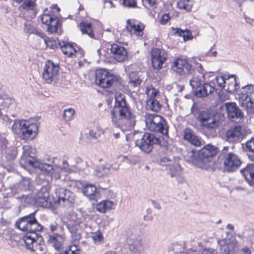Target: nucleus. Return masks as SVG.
<instances>
[{
  "instance_id": "19",
  "label": "nucleus",
  "mask_w": 254,
  "mask_h": 254,
  "mask_svg": "<svg viewBox=\"0 0 254 254\" xmlns=\"http://www.w3.org/2000/svg\"><path fill=\"white\" fill-rule=\"evenodd\" d=\"M225 107L229 119L240 118L243 117V113L235 103H226Z\"/></svg>"
},
{
  "instance_id": "47",
  "label": "nucleus",
  "mask_w": 254,
  "mask_h": 254,
  "mask_svg": "<svg viewBox=\"0 0 254 254\" xmlns=\"http://www.w3.org/2000/svg\"><path fill=\"white\" fill-rule=\"evenodd\" d=\"M246 145L249 151L254 152V135L247 141Z\"/></svg>"
},
{
  "instance_id": "14",
  "label": "nucleus",
  "mask_w": 254,
  "mask_h": 254,
  "mask_svg": "<svg viewBox=\"0 0 254 254\" xmlns=\"http://www.w3.org/2000/svg\"><path fill=\"white\" fill-rule=\"evenodd\" d=\"M151 55L152 66L157 69H161L167 59V53L163 49L154 48L152 50Z\"/></svg>"
},
{
  "instance_id": "25",
  "label": "nucleus",
  "mask_w": 254,
  "mask_h": 254,
  "mask_svg": "<svg viewBox=\"0 0 254 254\" xmlns=\"http://www.w3.org/2000/svg\"><path fill=\"white\" fill-rule=\"evenodd\" d=\"M47 242L48 244L54 247L56 250L59 251L63 246V238L61 235L55 233L49 236Z\"/></svg>"
},
{
  "instance_id": "33",
  "label": "nucleus",
  "mask_w": 254,
  "mask_h": 254,
  "mask_svg": "<svg viewBox=\"0 0 254 254\" xmlns=\"http://www.w3.org/2000/svg\"><path fill=\"white\" fill-rule=\"evenodd\" d=\"M146 104L148 110L155 112L159 111L161 108L159 102L154 98H150L148 99L146 101Z\"/></svg>"
},
{
  "instance_id": "46",
  "label": "nucleus",
  "mask_w": 254,
  "mask_h": 254,
  "mask_svg": "<svg viewBox=\"0 0 254 254\" xmlns=\"http://www.w3.org/2000/svg\"><path fill=\"white\" fill-rule=\"evenodd\" d=\"M43 39H44L47 47H49L51 49H55L56 47H57V43L55 41L49 39V38L46 37L45 35L44 36Z\"/></svg>"
},
{
  "instance_id": "59",
  "label": "nucleus",
  "mask_w": 254,
  "mask_h": 254,
  "mask_svg": "<svg viewBox=\"0 0 254 254\" xmlns=\"http://www.w3.org/2000/svg\"><path fill=\"white\" fill-rule=\"evenodd\" d=\"M157 92L153 88L151 90L147 91V95L150 96V98H154L157 94Z\"/></svg>"
},
{
  "instance_id": "38",
  "label": "nucleus",
  "mask_w": 254,
  "mask_h": 254,
  "mask_svg": "<svg viewBox=\"0 0 254 254\" xmlns=\"http://www.w3.org/2000/svg\"><path fill=\"white\" fill-rule=\"evenodd\" d=\"M47 26V29L49 32L51 33H57L58 32L59 21L56 18L53 17Z\"/></svg>"
},
{
  "instance_id": "12",
  "label": "nucleus",
  "mask_w": 254,
  "mask_h": 254,
  "mask_svg": "<svg viewBox=\"0 0 254 254\" xmlns=\"http://www.w3.org/2000/svg\"><path fill=\"white\" fill-rule=\"evenodd\" d=\"M223 160V169L227 172L236 171L242 163L240 157L233 152L227 153L224 156Z\"/></svg>"
},
{
  "instance_id": "49",
  "label": "nucleus",
  "mask_w": 254,
  "mask_h": 254,
  "mask_svg": "<svg viewBox=\"0 0 254 254\" xmlns=\"http://www.w3.org/2000/svg\"><path fill=\"white\" fill-rule=\"evenodd\" d=\"M92 240L95 242H101L104 238L101 232L99 231L94 233L91 237Z\"/></svg>"
},
{
  "instance_id": "7",
  "label": "nucleus",
  "mask_w": 254,
  "mask_h": 254,
  "mask_svg": "<svg viewBox=\"0 0 254 254\" xmlns=\"http://www.w3.org/2000/svg\"><path fill=\"white\" fill-rule=\"evenodd\" d=\"M190 85L194 91V94L198 98L207 97L213 92L215 88L211 83L205 82L203 75L190 79Z\"/></svg>"
},
{
  "instance_id": "63",
  "label": "nucleus",
  "mask_w": 254,
  "mask_h": 254,
  "mask_svg": "<svg viewBox=\"0 0 254 254\" xmlns=\"http://www.w3.org/2000/svg\"><path fill=\"white\" fill-rule=\"evenodd\" d=\"M151 204H152V205L155 209H156L157 210L161 209V207L159 203H158V202H157L156 201H155V200H152L151 201Z\"/></svg>"
},
{
  "instance_id": "24",
  "label": "nucleus",
  "mask_w": 254,
  "mask_h": 254,
  "mask_svg": "<svg viewBox=\"0 0 254 254\" xmlns=\"http://www.w3.org/2000/svg\"><path fill=\"white\" fill-rule=\"evenodd\" d=\"M82 192L89 199L96 200L98 197V192L96 187L91 184H87L83 188Z\"/></svg>"
},
{
  "instance_id": "44",
  "label": "nucleus",
  "mask_w": 254,
  "mask_h": 254,
  "mask_svg": "<svg viewBox=\"0 0 254 254\" xmlns=\"http://www.w3.org/2000/svg\"><path fill=\"white\" fill-rule=\"evenodd\" d=\"M226 80V78H225L222 76H217L213 80V82L212 84L214 85L215 83H216L220 87L225 89L226 87L225 85Z\"/></svg>"
},
{
  "instance_id": "13",
  "label": "nucleus",
  "mask_w": 254,
  "mask_h": 254,
  "mask_svg": "<svg viewBox=\"0 0 254 254\" xmlns=\"http://www.w3.org/2000/svg\"><path fill=\"white\" fill-rule=\"evenodd\" d=\"M172 69L180 76V79L188 78L191 73V65L186 60L183 59L176 60L173 63Z\"/></svg>"
},
{
  "instance_id": "28",
  "label": "nucleus",
  "mask_w": 254,
  "mask_h": 254,
  "mask_svg": "<svg viewBox=\"0 0 254 254\" xmlns=\"http://www.w3.org/2000/svg\"><path fill=\"white\" fill-rule=\"evenodd\" d=\"M241 105L245 107L249 112H254V102L252 101V97L248 94H242L240 97Z\"/></svg>"
},
{
  "instance_id": "35",
  "label": "nucleus",
  "mask_w": 254,
  "mask_h": 254,
  "mask_svg": "<svg viewBox=\"0 0 254 254\" xmlns=\"http://www.w3.org/2000/svg\"><path fill=\"white\" fill-rule=\"evenodd\" d=\"M26 120H15L11 127L12 131L13 133L20 135L22 132V128L25 126Z\"/></svg>"
},
{
  "instance_id": "43",
  "label": "nucleus",
  "mask_w": 254,
  "mask_h": 254,
  "mask_svg": "<svg viewBox=\"0 0 254 254\" xmlns=\"http://www.w3.org/2000/svg\"><path fill=\"white\" fill-rule=\"evenodd\" d=\"M74 114L75 111L73 108L65 109L63 113V118L66 121H70L72 119Z\"/></svg>"
},
{
  "instance_id": "56",
  "label": "nucleus",
  "mask_w": 254,
  "mask_h": 254,
  "mask_svg": "<svg viewBox=\"0 0 254 254\" xmlns=\"http://www.w3.org/2000/svg\"><path fill=\"white\" fill-rule=\"evenodd\" d=\"M192 38V34L190 30H185V34L183 37L184 41H188Z\"/></svg>"
},
{
  "instance_id": "42",
  "label": "nucleus",
  "mask_w": 254,
  "mask_h": 254,
  "mask_svg": "<svg viewBox=\"0 0 254 254\" xmlns=\"http://www.w3.org/2000/svg\"><path fill=\"white\" fill-rule=\"evenodd\" d=\"M31 251L35 252L36 254H43L46 252V247L44 244L36 241Z\"/></svg>"
},
{
  "instance_id": "45",
  "label": "nucleus",
  "mask_w": 254,
  "mask_h": 254,
  "mask_svg": "<svg viewBox=\"0 0 254 254\" xmlns=\"http://www.w3.org/2000/svg\"><path fill=\"white\" fill-rule=\"evenodd\" d=\"M22 6L26 10H33L35 7V3L33 0H25Z\"/></svg>"
},
{
  "instance_id": "36",
  "label": "nucleus",
  "mask_w": 254,
  "mask_h": 254,
  "mask_svg": "<svg viewBox=\"0 0 254 254\" xmlns=\"http://www.w3.org/2000/svg\"><path fill=\"white\" fill-rule=\"evenodd\" d=\"M80 30L83 34H88L91 38H93L94 34L92 29V24L90 23L82 22L79 25Z\"/></svg>"
},
{
  "instance_id": "41",
  "label": "nucleus",
  "mask_w": 254,
  "mask_h": 254,
  "mask_svg": "<svg viewBox=\"0 0 254 254\" xmlns=\"http://www.w3.org/2000/svg\"><path fill=\"white\" fill-rule=\"evenodd\" d=\"M60 254H82V253L78 246L73 245L70 246L68 249H66L64 251L61 252Z\"/></svg>"
},
{
  "instance_id": "61",
  "label": "nucleus",
  "mask_w": 254,
  "mask_h": 254,
  "mask_svg": "<svg viewBox=\"0 0 254 254\" xmlns=\"http://www.w3.org/2000/svg\"><path fill=\"white\" fill-rule=\"evenodd\" d=\"M62 163V169H64L65 172H68L69 170V168L67 161L65 160H64L63 161Z\"/></svg>"
},
{
  "instance_id": "27",
  "label": "nucleus",
  "mask_w": 254,
  "mask_h": 254,
  "mask_svg": "<svg viewBox=\"0 0 254 254\" xmlns=\"http://www.w3.org/2000/svg\"><path fill=\"white\" fill-rule=\"evenodd\" d=\"M219 243L222 254H231L235 249V243L233 242H228L226 240H223L219 241Z\"/></svg>"
},
{
  "instance_id": "3",
  "label": "nucleus",
  "mask_w": 254,
  "mask_h": 254,
  "mask_svg": "<svg viewBox=\"0 0 254 254\" xmlns=\"http://www.w3.org/2000/svg\"><path fill=\"white\" fill-rule=\"evenodd\" d=\"M36 212V211H35L29 215L20 218L15 223L18 229L26 232L23 237V241L26 248L30 250L33 248L36 242L35 239L38 238L37 232L41 231L43 229L42 226L37 222L35 217Z\"/></svg>"
},
{
  "instance_id": "15",
  "label": "nucleus",
  "mask_w": 254,
  "mask_h": 254,
  "mask_svg": "<svg viewBox=\"0 0 254 254\" xmlns=\"http://www.w3.org/2000/svg\"><path fill=\"white\" fill-rule=\"evenodd\" d=\"M25 126L22 128V132L20 137L25 140L33 139L37 135L38 131V126L35 123H30L28 121H25Z\"/></svg>"
},
{
  "instance_id": "52",
  "label": "nucleus",
  "mask_w": 254,
  "mask_h": 254,
  "mask_svg": "<svg viewBox=\"0 0 254 254\" xmlns=\"http://www.w3.org/2000/svg\"><path fill=\"white\" fill-rule=\"evenodd\" d=\"M67 227L68 230L70 232L71 236L73 237V235H74L76 237V238H77V236H76L77 226L68 224L67 226Z\"/></svg>"
},
{
  "instance_id": "51",
  "label": "nucleus",
  "mask_w": 254,
  "mask_h": 254,
  "mask_svg": "<svg viewBox=\"0 0 254 254\" xmlns=\"http://www.w3.org/2000/svg\"><path fill=\"white\" fill-rule=\"evenodd\" d=\"M136 0H123V4L129 7H136Z\"/></svg>"
},
{
  "instance_id": "1",
  "label": "nucleus",
  "mask_w": 254,
  "mask_h": 254,
  "mask_svg": "<svg viewBox=\"0 0 254 254\" xmlns=\"http://www.w3.org/2000/svg\"><path fill=\"white\" fill-rule=\"evenodd\" d=\"M113 125L123 130H131L135 126V116L132 113L125 96L120 94L116 97L113 109L111 111Z\"/></svg>"
},
{
  "instance_id": "20",
  "label": "nucleus",
  "mask_w": 254,
  "mask_h": 254,
  "mask_svg": "<svg viewBox=\"0 0 254 254\" xmlns=\"http://www.w3.org/2000/svg\"><path fill=\"white\" fill-rule=\"evenodd\" d=\"M58 45L64 55L72 57L77 53V50L73 44H70L65 40L59 41Z\"/></svg>"
},
{
  "instance_id": "18",
  "label": "nucleus",
  "mask_w": 254,
  "mask_h": 254,
  "mask_svg": "<svg viewBox=\"0 0 254 254\" xmlns=\"http://www.w3.org/2000/svg\"><path fill=\"white\" fill-rule=\"evenodd\" d=\"M111 52L114 58L119 62H124L127 59V52L123 46L116 44L111 45Z\"/></svg>"
},
{
  "instance_id": "60",
  "label": "nucleus",
  "mask_w": 254,
  "mask_h": 254,
  "mask_svg": "<svg viewBox=\"0 0 254 254\" xmlns=\"http://www.w3.org/2000/svg\"><path fill=\"white\" fill-rule=\"evenodd\" d=\"M89 136L91 139H96L97 138L96 132L93 130H89Z\"/></svg>"
},
{
  "instance_id": "9",
  "label": "nucleus",
  "mask_w": 254,
  "mask_h": 254,
  "mask_svg": "<svg viewBox=\"0 0 254 254\" xmlns=\"http://www.w3.org/2000/svg\"><path fill=\"white\" fill-rule=\"evenodd\" d=\"M120 78L109 73L104 69H97L96 71L95 82L102 88L117 85L120 82Z\"/></svg>"
},
{
  "instance_id": "22",
  "label": "nucleus",
  "mask_w": 254,
  "mask_h": 254,
  "mask_svg": "<svg viewBox=\"0 0 254 254\" xmlns=\"http://www.w3.org/2000/svg\"><path fill=\"white\" fill-rule=\"evenodd\" d=\"M236 78L237 76L235 75L232 74L226 78L225 83L226 87L224 89L227 92L232 93L239 88L240 86L237 83Z\"/></svg>"
},
{
  "instance_id": "6",
  "label": "nucleus",
  "mask_w": 254,
  "mask_h": 254,
  "mask_svg": "<svg viewBox=\"0 0 254 254\" xmlns=\"http://www.w3.org/2000/svg\"><path fill=\"white\" fill-rule=\"evenodd\" d=\"M145 118L146 127L149 130L168 135V127L164 118L156 114H147Z\"/></svg>"
},
{
  "instance_id": "39",
  "label": "nucleus",
  "mask_w": 254,
  "mask_h": 254,
  "mask_svg": "<svg viewBox=\"0 0 254 254\" xmlns=\"http://www.w3.org/2000/svg\"><path fill=\"white\" fill-rule=\"evenodd\" d=\"M111 174L109 167L103 166L95 171V175L98 177L108 176Z\"/></svg>"
},
{
  "instance_id": "32",
  "label": "nucleus",
  "mask_w": 254,
  "mask_h": 254,
  "mask_svg": "<svg viewBox=\"0 0 254 254\" xmlns=\"http://www.w3.org/2000/svg\"><path fill=\"white\" fill-rule=\"evenodd\" d=\"M166 167L168 173L172 178L178 176L181 173V167L178 164H167Z\"/></svg>"
},
{
  "instance_id": "54",
  "label": "nucleus",
  "mask_w": 254,
  "mask_h": 254,
  "mask_svg": "<svg viewBox=\"0 0 254 254\" xmlns=\"http://www.w3.org/2000/svg\"><path fill=\"white\" fill-rule=\"evenodd\" d=\"M169 18L170 16L168 14H164L160 19V22L163 25L165 24L168 22Z\"/></svg>"
},
{
  "instance_id": "58",
  "label": "nucleus",
  "mask_w": 254,
  "mask_h": 254,
  "mask_svg": "<svg viewBox=\"0 0 254 254\" xmlns=\"http://www.w3.org/2000/svg\"><path fill=\"white\" fill-rule=\"evenodd\" d=\"M50 175L56 180H58L60 178V175L59 173L57 172L55 169H54Z\"/></svg>"
},
{
  "instance_id": "64",
  "label": "nucleus",
  "mask_w": 254,
  "mask_h": 254,
  "mask_svg": "<svg viewBox=\"0 0 254 254\" xmlns=\"http://www.w3.org/2000/svg\"><path fill=\"white\" fill-rule=\"evenodd\" d=\"M146 2L150 6L156 7V0H146Z\"/></svg>"
},
{
  "instance_id": "30",
  "label": "nucleus",
  "mask_w": 254,
  "mask_h": 254,
  "mask_svg": "<svg viewBox=\"0 0 254 254\" xmlns=\"http://www.w3.org/2000/svg\"><path fill=\"white\" fill-rule=\"evenodd\" d=\"M129 243V250L135 254H139L141 250V241L139 238L132 239Z\"/></svg>"
},
{
  "instance_id": "53",
  "label": "nucleus",
  "mask_w": 254,
  "mask_h": 254,
  "mask_svg": "<svg viewBox=\"0 0 254 254\" xmlns=\"http://www.w3.org/2000/svg\"><path fill=\"white\" fill-rule=\"evenodd\" d=\"M172 31L174 32L175 35H177L179 36L184 37L185 34V30H182L179 28H173Z\"/></svg>"
},
{
  "instance_id": "10",
  "label": "nucleus",
  "mask_w": 254,
  "mask_h": 254,
  "mask_svg": "<svg viewBox=\"0 0 254 254\" xmlns=\"http://www.w3.org/2000/svg\"><path fill=\"white\" fill-rule=\"evenodd\" d=\"M201 127L206 129H214L219 125V122L214 118L211 111L208 110L200 111L196 117Z\"/></svg>"
},
{
  "instance_id": "11",
  "label": "nucleus",
  "mask_w": 254,
  "mask_h": 254,
  "mask_svg": "<svg viewBox=\"0 0 254 254\" xmlns=\"http://www.w3.org/2000/svg\"><path fill=\"white\" fill-rule=\"evenodd\" d=\"M58 64L54 63L51 60L45 62L42 72V78L47 83H51L57 79L59 71Z\"/></svg>"
},
{
  "instance_id": "34",
  "label": "nucleus",
  "mask_w": 254,
  "mask_h": 254,
  "mask_svg": "<svg viewBox=\"0 0 254 254\" xmlns=\"http://www.w3.org/2000/svg\"><path fill=\"white\" fill-rule=\"evenodd\" d=\"M24 31L29 34H34L37 35V36L41 37L42 38H44L45 34L41 31L39 30L35 27L30 24V23L24 24Z\"/></svg>"
},
{
  "instance_id": "23",
  "label": "nucleus",
  "mask_w": 254,
  "mask_h": 254,
  "mask_svg": "<svg viewBox=\"0 0 254 254\" xmlns=\"http://www.w3.org/2000/svg\"><path fill=\"white\" fill-rule=\"evenodd\" d=\"M246 180L250 184H254V164H248L247 166L241 170Z\"/></svg>"
},
{
  "instance_id": "4",
  "label": "nucleus",
  "mask_w": 254,
  "mask_h": 254,
  "mask_svg": "<svg viewBox=\"0 0 254 254\" xmlns=\"http://www.w3.org/2000/svg\"><path fill=\"white\" fill-rule=\"evenodd\" d=\"M217 152V148L207 144L198 151L193 149L184 152L183 155L185 160L199 168H204L206 162L209 159L215 156Z\"/></svg>"
},
{
  "instance_id": "62",
  "label": "nucleus",
  "mask_w": 254,
  "mask_h": 254,
  "mask_svg": "<svg viewBox=\"0 0 254 254\" xmlns=\"http://www.w3.org/2000/svg\"><path fill=\"white\" fill-rule=\"evenodd\" d=\"M241 254H252V252L249 248L245 247L242 249Z\"/></svg>"
},
{
  "instance_id": "37",
  "label": "nucleus",
  "mask_w": 254,
  "mask_h": 254,
  "mask_svg": "<svg viewBox=\"0 0 254 254\" xmlns=\"http://www.w3.org/2000/svg\"><path fill=\"white\" fill-rule=\"evenodd\" d=\"M193 5V0H179L177 3L178 8L190 11Z\"/></svg>"
},
{
  "instance_id": "40",
  "label": "nucleus",
  "mask_w": 254,
  "mask_h": 254,
  "mask_svg": "<svg viewBox=\"0 0 254 254\" xmlns=\"http://www.w3.org/2000/svg\"><path fill=\"white\" fill-rule=\"evenodd\" d=\"M193 71V75L191 79H194L195 77H199L200 76L203 75V78L205 79V75L206 73V72L205 70L203 69V67L202 66V65L200 64H197L196 66L195 67L194 69H192L191 71ZM192 72H191V73Z\"/></svg>"
},
{
  "instance_id": "55",
  "label": "nucleus",
  "mask_w": 254,
  "mask_h": 254,
  "mask_svg": "<svg viewBox=\"0 0 254 254\" xmlns=\"http://www.w3.org/2000/svg\"><path fill=\"white\" fill-rule=\"evenodd\" d=\"M124 159H128L130 163L135 164L136 162L139 161V158L136 156H131L129 158L127 156H124Z\"/></svg>"
},
{
  "instance_id": "26",
  "label": "nucleus",
  "mask_w": 254,
  "mask_h": 254,
  "mask_svg": "<svg viewBox=\"0 0 254 254\" xmlns=\"http://www.w3.org/2000/svg\"><path fill=\"white\" fill-rule=\"evenodd\" d=\"M30 185V181L28 178L23 179L20 182L14 185L11 188L13 193H19L20 191H25L29 189Z\"/></svg>"
},
{
  "instance_id": "2",
  "label": "nucleus",
  "mask_w": 254,
  "mask_h": 254,
  "mask_svg": "<svg viewBox=\"0 0 254 254\" xmlns=\"http://www.w3.org/2000/svg\"><path fill=\"white\" fill-rule=\"evenodd\" d=\"M75 195L70 190L60 188L56 190L55 196L51 198L46 187H42L36 194L35 201L43 207H53L59 204L67 208L74 202Z\"/></svg>"
},
{
  "instance_id": "29",
  "label": "nucleus",
  "mask_w": 254,
  "mask_h": 254,
  "mask_svg": "<svg viewBox=\"0 0 254 254\" xmlns=\"http://www.w3.org/2000/svg\"><path fill=\"white\" fill-rule=\"evenodd\" d=\"M116 203L113 201L105 200L97 204L96 209L100 212L105 213L113 209Z\"/></svg>"
},
{
  "instance_id": "57",
  "label": "nucleus",
  "mask_w": 254,
  "mask_h": 254,
  "mask_svg": "<svg viewBox=\"0 0 254 254\" xmlns=\"http://www.w3.org/2000/svg\"><path fill=\"white\" fill-rule=\"evenodd\" d=\"M202 254H217L216 250L212 249H205L204 250Z\"/></svg>"
},
{
  "instance_id": "16",
  "label": "nucleus",
  "mask_w": 254,
  "mask_h": 254,
  "mask_svg": "<svg viewBox=\"0 0 254 254\" xmlns=\"http://www.w3.org/2000/svg\"><path fill=\"white\" fill-rule=\"evenodd\" d=\"M242 127L236 126L231 127L227 130L226 133V140L229 142H238L242 138Z\"/></svg>"
},
{
  "instance_id": "50",
  "label": "nucleus",
  "mask_w": 254,
  "mask_h": 254,
  "mask_svg": "<svg viewBox=\"0 0 254 254\" xmlns=\"http://www.w3.org/2000/svg\"><path fill=\"white\" fill-rule=\"evenodd\" d=\"M52 18L53 17L51 15L44 13L41 15V20L43 24H45L48 25L49 23L51 21Z\"/></svg>"
},
{
  "instance_id": "5",
  "label": "nucleus",
  "mask_w": 254,
  "mask_h": 254,
  "mask_svg": "<svg viewBox=\"0 0 254 254\" xmlns=\"http://www.w3.org/2000/svg\"><path fill=\"white\" fill-rule=\"evenodd\" d=\"M23 153L21 156L20 164L24 168L28 165L33 168L40 169L41 171L50 175L54 170L52 165L43 163L35 157L36 150L30 146L23 147Z\"/></svg>"
},
{
  "instance_id": "48",
  "label": "nucleus",
  "mask_w": 254,
  "mask_h": 254,
  "mask_svg": "<svg viewBox=\"0 0 254 254\" xmlns=\"http://www.w3.org/2000/svg\"><path fill=\"white\" fill-rule=\"evenodd\" d=\"M242 88L244 92H246L245 93H243L242 94L251 95L254 93V85L253 84L246 85Z\"/></svg>"
},
{
  "instance_id": "31",
  "label": "nucleus",
  "mask_w": 254,
  "mask_h": 254,
  "mask_svg": "<svg viewBox=\"0 0 254 254\" xmlns=\"http://www.w3.org/2000/svg\"><path fill=\"white\" fill-rule=\"evenodd\" d=\"M141 80L139 79L137 74L135 72H131L129 74V81L128 82V87L135 88H139L140 85Z\"/></svg>"
},
{
  "instance_id": "8",
  "label": "nucleus",
  "mask_w": 254,
  "mask_h": 254,
  "mask_svg": "<svg viewBox=\"0 0 254 254\" xmlns=\"http://www.w3.org/2000/svg\"><path fill=\"white\" fill-rule=\"evenodd\" d=\"M162 142L164 143L163 138H160L153 133L146 132L141 139L136 140V145L144 153H149L152 150L154 145H163Z\"/></svg>"
},
{
  "instance_id": "21",
  "label": "nucleus",
  "mask_w": 254,
  "mask_h": 254,
  "mask_svg": "<svg viewBox=\"0 0 254 254\" xmlns=\"http://www.w3.org/2000/svg\"><path fill=\"white\" fill-rule=\"evenodd\" d=\"M184 139L194 146H199L201 145V141L198 137L190 128L184 130Z\"/></svg>"
},
{
  "instance_id": "17",
  "label": "nucleus",
  "mask_w": 254,
  "mask_h": 254,
  "mask_svg": "<svg viewBox=\"0 0 254 254\" xmlns=\"http://www.w3.org/2000/svg\"><path fill=\"white\" fill-rule=\"evenodd\" d=\"M126 28L130 33L140 36L143 34L144 25L138 20L133 19H128L127 21Z\"/></svg>"
}]
</instances>
